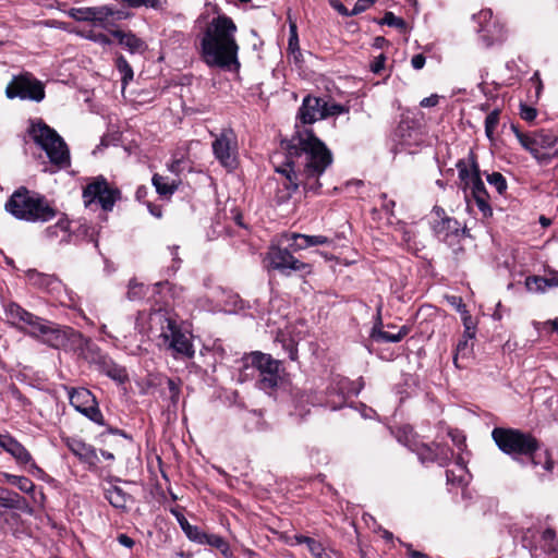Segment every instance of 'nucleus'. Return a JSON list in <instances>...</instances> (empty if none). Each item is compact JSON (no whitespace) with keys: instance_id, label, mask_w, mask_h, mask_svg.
Returning a JSON list of instances; mask_svg holds the SVG:
<instances>
[{"instance_id":"obj_1","label":"nucleus","mask_w":558,"mask_h":558,"mask_svg":"<svg viewBox=\"0 0 558 558\" xmlns=\"http://www.w3.org/2000/svg\"><path fill=\"white\" fill-rule=\"evenodd\" d=\"M332 162V156L326 145L311 130L298 131L288 146L286 163L277 168L286 175L290 196L300 185L306 192H318L322 184L319 177Z\"/></svg>"},{"instance_id":"obj_2","label":"nucleus","mask_w":558,"mask_h":558,"mask_svg":"<svg viewBox=\"0 0 558 558\" xmlns=\"http://www.w3.org/2000/svg\"><path fill=\"white\" fill-rule=\"evenodd\" d=\"M199 46L203 61L211 68H239L238 27L234 21L217 7L202 13L197 19Z\"/></svg>"},{"instance_id":"obj_3","label":"nucleus","mask_w":558,"mask_h":558,"mask_svg":"<svg viewBox=\"0 0 558 558\" xmlns=\"http://www.w3.org/2000/svg\"><path fill=\"white\" fill-rule=\"evenodd\" d=\"M4 208L19 220L47 222L57 216V209L47 198L26 186H20L7 201Z\"/></svg>"},{"instance_id":"obj_4","label":"nucleus","mask_w":558,"mask_h":558,"mask_svg":"<svg viewBox=\"0 0 558 558\" xmlns=\"http://www.w3.org/2000/svg\"><path fill=\"white\" fill-rule=\"evenodd\" d=\"M149 329L160 328L158 345L171 351L174 357L191 359L194 356V347L191 337L183 332L177 322L166 308L154 310L148 317Z\"/></svg>"},{"instance_id":"obj_5","label":"nucleus","mask_w":558,"mask_h":558,"mask_svg":"<svg viewBox=\"0 0 558 558\" xmlns=\"http://www.w3.org/2000/svg\"><path fill=\"white\" fill-rule=\"evenodd\" d=\"M456 167L460 184L465 193V199L469 202V196H472L483 217H490L493 210L488 202L489 196L481 178L480 168L474 155L470 153L469 157L460 159Z\"/></svg>"},{"instance_id":"obj_6","label":"nucleus","mask_w":558,"mask_h":558,"mask_svg":"<svg viewBox=\"0 0 558 558\" xmlns=\"http://www.w3.org/2000/svg\"><path fill=\"white\" fill-rule=\"evenodd\" d=\"M492 437L504 453L512 458L527 456L534 466L539 463L534 454L539 447L538 441L531 434L514 428L495 427Z\"/></svg>"},{"instance_id":"obj_7","label":"nucleus","mask_w":558,"mask_h":558,"mask_svg":"<svg viewBox=\"0 0 558 558\" xmlns=\"http://www.w3.org/2000/svg\"><path fill=\"white\" fill-rule=\"evenodd\" d=\"M511 130L521 146L527 150L539 163H549L558 158V134L551 131L521 132L512 124Z\"/></svg>"},{"instance_id":"obj_8","label":"nucleus","mask_w":558,"mask_h":558,"mask_svg":"<svg viewBox=\"0 0 558 558\" xmlns=\"http://www.w3.org/2000/svg\"><path fill=\"white\" fill-rule=\"evenodd\" d=\"M33 141L47 154L54 165L63 163L69 157V150L63 138L41 119L33 120L28 129Z\"/></svg>"},{"instance_id":"obj_9","label":"nucleus","mask_w":558,"mask_h":558,"mask_svg":"<svg viewBox=\"0 0 558 558\" xmlns=\"http://www.w3.org/2000/svg\"><path fill=\"white\" fill-rule=\"evenodd\" d=\"M80 349V354L89 363L98 365V369L108 377L120 384L128 380V373L124 367L114 363L111 359L100 354L98 348L82 337L81 333L72 331V347Z\"/></svg>"},{"instance_id":"obj_10","label":"nucleus","mask_w":558,"mask_h":558,"mask_svg":"<svg viewBox=\"0 0 558 558\" xmlns=\"http://www.w3.org/2000/svg\"><path fill=\"white\" fill-rule=\"evenodd\" d=\"M245 368H254L258 373L257 385L259 389L269 391L275 389L281 380L280 361L262 352H252L244 357Z\"/></svg>"},{"instance_id":"obj_11","label":"nucleus","mask_w":558,"mask_h":558,"mask_svg":"<svg viewBox=\"0 0 558 558\" xmlns=\"http://www.w3.org/2000/svg\"><path fill=\"white\" fill-rule=\"evenodd\" d=\"M349 112V107L320 97L306 96L299 109L298 117L304 124H312L328 117Z\"/></svg>"},{"instance_id":"obj_12","label":"nucleus","mask_w":558,"mask_h":558,"mask_svg":"<svg viewBox=\"0 0 558 558\" xmlns=\"http://www.w3.org/2000/svg\"><path fill=\"white\" fill-rule=\"evenodd\" d=\"M5 95L9 99L20 98L40 102L45 96L44 84L29 72L13 76L7 85Z\"/></svg>"},{"instance_id":"obj_13","label":"nucleus","mask_w":558,"mask_h":558,"mask_svg":"<svg viewBox=\"0 0 558 558\" xmlns=\"http://www.w3.org/2000/svg\"><path fill=\"white\" fill-rule=\"evenodd\" d=\"M121 198V192L109 185L107 180L99 175L83 190L85 206L98 203L105 211H111L117 201Z\"/></svg>"},{"instance_id":"obj_14","label":"nucleus","mask_w":558,"mask_h":558,"mask_svg":"<svg viewBox=\"0 0 558 558\" xmlns=\"http://www.w3.org/2000/svg\"><path fill=\"white\" fill-rule=\"evenodd\" d=\"M5 313L14 327L35 338L41 337L48 326L49 320L34 315L14 302L8 305Z\"/></svg>"},{"instance_id":"obj_15","label":"nucleus","mask_w":558,"mask_h":558,"mask_svg":"<svg viewBox=\"0 0 558 558\" xmlns=\"http://www.w3.org/2000/svg\"><path fill=\"white\" fill-rule=\"evenodd\" d=\"M265 260L272 269L279 270L284 275L291 271L311 272V266L295 258L292 253L279 245H271L267 252Z\"/></svg>"},{"instance_id":"obj_16","label":"nucleus","mask_w":558,"mask_h":558,"mask_svg":"<svg viewBox=\"0 0 558 558\" xmlns=\"http://www.w3.org/2000/svg\"><path fill=\"white\" fill-rule=\"evenodd\" d=\"M213 153L216 159L227 169L236 167L238 143L234 132L230 129L222 130L213 142Z\"/></svg>"},{"instance_id":"obj_17","label":"nucleus","mask_w":558,"mask_h":558,"mask_svg":"<svg viewBox=\"0 0 558 558\" xmlns=\"http://www.w3.org/2000/svg\"><path fill=\"white\" fill-rule=\"evenodd\" d=\"M72 407L92 422L104 425V416L95 396L86 388H72Z\"/></svg>"},{"instance_id":"obj_18","label":"nucleus","mask_w":558,"mask_h":558,"mask_svg":"<svg viewBox=\"0 0 558 558\" xmlns=\"http://www.w3.org/2000/svg\"><path fill=\"white\" fill-rule=\"evenodd\" d=\"M397 438L400 442L414 451L422 462H435V445L429 446L418 441L410 426L400 428Z\"/></svg>"},{"instance_id":"obj_19","label":"nucleus","mask_w":558,"mask_h":558,"mask_svg":"<svg viewBox=\"0 0 558 558\" xmlns=\"http://www.w3.org/2000/svg\"><path fill=\"white\" fill-rule=\"evenodd\" d=\"M289 243L293 252L305 250L316 245H327L331 241L325 235H307L301 233H282L280 235V243Z\"/></svg>"},{"instance_id":"obj_20","label":"nucleus","mask_w":558,"mask_h":558,"mask_svg":"<svg viewBox=\"0 0 558 558\" xmlns=\"http://www.w3.org/2000/svg\"><path fill=\"white\" fill-rule=\"evenodd\" d=\"M492 19L493 12L490 10H482L474 15V20L480 24L478 32L483 33L482 38L486 46H490L495 41L502 39L501 27L496 25L495 22H492Z\"/></svg>"},{"instance_id":"obj_21","label":"nucleus","mask_w":558,"mask_h":558,"mask_svg":"<svg viewBox=\"0 0 558 558\" xmlns=\"http://www.w3.org/2000/svg\"><path fill=\"white\" fill-rule=\"evenodd\" d=\"M0 447L10 453L20 464H27L32 461L28 450L10 434H0Z\"/></svg>"},{"instance_id":"obj_22","label":"nucleus","mask_w":558,"mask_h":558,"mask_svg":"<svg viewBox=\"0 0 558 558\" xmlns=\"http://www.w3.org/2000/svg\"><path fill=\"white\" fill-rule=\"evenodd\" d=\"M40 338L48 345L56 349L65 348L70 340L68 332L52 322H48V326H46L45 331Z\"/></svg>"},{"instance_id":"obj_23","label":"nucleus","mask_w":558,"mask_h":558,"mask_svg":"<svg viewBox=\"0 0 558 558\" xmlns=\"http://www.w3.org/2000/svg\"><path fill=\"white\" fill-rule=\"evenodd\" d=\"M113 14V10L109 7L86 8L84 10L72 8V19L78 21L102 22Z\"/></svg>"},{"instance_id":"obj_24","label":"nucleus","mask_w":558,"mask_h":558,"mask_svg":"<svg viewBox=\"0 0 558 558\" xmlns=\"http://www.w3.org/2000/svg\"><path fill=\"white\" fill-rule=\"evenodd\" d=\"M447 483L451 485H465L469 482L470 474L461 454H458L456 462L446 471Z\"/></svg>"},{"instance_id":"obj_25","label":"nucleus","mask_w":558,"mask_h":558,"mask_svg":"<svg viewBox=\"0 0 558 558\" xmlns=\"http://www.w3.org/2000/svg\"><path fill=\"white\" fill-rule=\"evenodd\" d=\"M112 35L118 39L119 44L131 53H142L147 48L145 41L131 32L124 33L122 31H113Z\"/></svg>"},{"instance_id":"obj_26","label":"nucleus","mask_w":558,"mask_h":558,"mask_svg":"<svg viewBox=\"0 0 558 558\" xmlns=\"http://www.w3.org/2000/svg\"><path fill=\"white\" fill-rule=\"evenodd\" d=\"M106 498L117 509L125 510L132 497L121 487L112 485L106 489Z\"/></svg>"},{"instance_id":"obj_27","label":"nucleus","mask_w":558,"mask_h":558,"mask_svg":"<svg viewBox=\"0 0 558 558\" xmlns=\"http://www.w3.org/2000/svg\"><path fill=\"white\" fill-rule=\"evenodd\" d=\"M459 222L450 217L433 221V229L435 233L444 240H446L449 234L457 233L459 231Z\"/></svg>"},{"instance_id":"obj_28","label":"nucleus","mask_w":558,"mask_h":558,"mask_svg":"<svg viewBox=\"0 0 558 558\" xmlns=\"http://www.w3.org/2000/svg\"><path fill=\"white\" fill-rule=\"evenodd\" d=\"M409 333V328L402 326L397 333L384 331L377 326H374L371 332V337L376 341L381 342H399Z\"/></svg>"},{"instance_id":"obj_29","label":"nucleus","mask_w":558,"mask_h":558,"mask_svg":"<svg viewBox=\"0 0 558 558\" xmlns=\"http://www.w3.org/2000/svg\"><path fill=\"white\" fill-rule=\"evenodd\" d=\"M151 181L156 192L160 196H171L178 189L175 180H170L169 178L162 177L158 173L154 174Z\"/></svg>"},{"instance_id":"obj_30","label":"nucleus","mask_w":558,"mask_h":558,"mask_svg":"<svg viewBox=\"0 0 558 558\" xmlns=\"http://www.w3.org/2000/svg\"><path fill=\"white\" fill-rule=\"evenodd\" d=\"M276 340L282 343V348L288 352L290 360H298V339L292 337V331L290 329L287 331H280L277 335Z\"/></svg>"},{"instance_id":"obj_31","label":"nucleus","mask_w":558,"mask_h":558,"mask_svg":"<svg viewBox=\"0 0 558 558\" xmlns=\"http://www.w3.org/2000/svg\"><path fill=\"white\" fill-rule=\"evenodd\" d=\"M541 547L545 553L555 554L558 551V539L551 529H546L541 537Z\"/></svg>"},{"instance_id":"obj_32","label":"nucleus","mask_w":558,"mask_h":558,"mask_svg":"<svg viewBox=\"0 0 558 558\" xmlns=\"http://www.w3.org/2000/svg\"><path fill=\"white\" fill-rule=\"evenodd\" d=\"M62 231L63 235L60 242H66L70 236V220L68 218L60 219L54 226H50L46 229V233L48 238L58 236V232Z\"/></svg>"},{"instance_id":"obj_33","label":"nucleus","mask_w":558,"mask_h":558,"mask_svg":"<svg viewBox=\"0 0 558 558\" xmlns=\"http://www.w3.org/2000/svg\"><path fill=\"white\" fill-rule=\"evenodd\" d=\"M204 544H207L209 546H213L220 550V553L229 558L231 557L230 546L226 542V539L219 535L216 534H206V537L204 539Z\"/></svg>"},{"instance_id":"obj_34","label":"nucleus","mask_w":558,"mask_h":558,"mask_svg":"<svg viewBox=\"0 0 558 558\" xmlns=\"http://www.w3.org/2000/svg\"><path fill=\"white\" fill-rule=\"evenodd\" d=\"M116 66L121 75L123 88L133 80V70L123 56H119L116 61Z\"/></svg>"},{"instance_id":"obj_35","label":"nucleus","mask_w":558,"mask_h":558,"mask_svg":"<svg viewBox=\"0 0 558 558\" xmlns=\"http://www.w3.org/2000/svg\"><path fill=\"white\" fill-rule=\"evenodd\" d=\"M435 462L440 466L447 465L453 457L452 450L444 445H435Z\"/></svg>"},{"instance_id":"obj_36","label":"nucleus","mask_w":558,"mask_h":558,"mask_svg":"<svg viewBox=\"0 0 558 558\" xmlns=\"http://www.w3.org/2000/svg\"><path fill=\"white\" fill-rule=\"evenodd\" d=\"M499 110L495 109L485 119V133L489 140L494 138L495 131L499 124Z\"/></svg>"},{"instance_id":"obj_37","label":"nucleus","mask_w":558,"mask_h":558,"mask_svg":"<svg viewBox=\"0 0 558 558\" xmlns=\"http://www.w3.org/2000/svg\"><path fill=\"white\" fill-rule=\"evenodd\" d=\"M525 287L530 292H545L547 289L545 278L539 276L527 277Z\"/></svg>"},{"instance_id":"obj_38","label":"nucleus","mask_w":558,"mask_h":558,"mask_svg":"<svg viewBox=\"0 0 558 558\" xmlns=\"http://www.w3.org/2000/svg\"><path fill=\"white\" fill-rule=\"evenodd\" d=\"M16 487L23 493L31 495L34 502L39 501V499L36 497V486L29 478L21 476L20 480H17Z\"/></svg>"},{"instance_id":"obj_39","label":"nucleus","mask_w":558,"mask_h":558,"mask_svg":"<svg viewBox=\"0 0 558 558\" xmlns=\"http://www.w3.org/2000/svg\"><path fill=\"white\" fill-rule=\"evenodd\" d=\"M487 182L496 189L499 194H502L507 190V182L504 175L499 172H493L487 174Z\"/></svg>"},{"instance_id":"obj_40","label":"nucleus","mask_w":558,"mask_h":558,"mask_svg":"<svg viewBox=\"0 0 558 558\" xmlns=\"http://www.w3.org/2000/svg\"><path fill=\"white\" fill-rule=\"evenodd\" d=\"M123 2L130 8L146 7L155 10L162 9V2L160 0H123Z\"/></svg>"},{"instance_id":"obj_41","label":"nucleus","mask_w":558,"mask_h":558,"mask_svg":"<svg viewBox=\"0 0 558 558\" xmlns=\"http://www.w3.org/2000/svg\"><path fill=\"white\" fill-rule=\"evenodd\" d=\"M388 26L397 27L400 31H405L407 24L403 19L396 16L392 12H386L381 22Z\"/></svg>"},{"instance_id":"obj_42","label":"nucleus","mask_w":558,"mask_h":558,"mask_svg":"<svg viewBox=\"0 0 558 558\" xmlns=\"http://www.w3.org/2000/svg\"><path fill=\"white\" fill-rule=\"evenodd\" d=\"M186 529L187 531L185 532V535L190 541L195 542L197 544H204V539L207 533L203 532L199 527L195 525L187 526Z\"/></svg>"},{"instance_id":"obj_43","label":"nucleus","mask_w":558,"mask_h":558,"mask_svg":"<svg viewBox=\"0 0 558 558\" xmlns=\"http://www.w3.org/2000/svg\"><path fill=\"white\" fill-rule=\"evenodd\" d=\"M308 550L316 558H330L323 545L317 541H308Z\"/></svg>"},{"instance_id":"obj_44","label":"nucleus","mask_w":558,"mask_h":558,"mask_svg":"<svg viewBox=\"0 0 558 558\" xmlns=\"http://www.w3.org/2000/svg\"><path fill=\"white\" fill-rule=\"evenodd\" d=\"M144 293V287L141 283L131 281L129 284L128 298L130 300L140 299Z\"/></svg>"},{"instance_id":"obj_45","label":"nucleus","mask_w":558,"mask_h":558,"mask_svg":"<svg viewBox=\"0 0 558 558\" xmlns=\"http://www.w3.org/2000/svg\"><path fill=\"white\" fill-rule=\"evenodd\" d=\"M446 301L456 308L460 314L466 311L465 304L461 296L458 295H447Z\"/></svg>"},{"instance_id":"obj_46","label":"nucleus","mask_w":558,"mask_h":558,"mask_svg":"<svg viewBox=\"0 0 558 558\" xmlns=\"http://www.w3.org/2000/svg\"><path fill=\"white\" fill-rule=\"evenodd\" d=\"M289 49L292 51L299 49L298 28L295 23H290Z\"/></svg>"},{"instance_id":"obj_47","label":"nucleus","mask_w":558,"mask_h":558,"mask_svg":"<svg viewBox=\"0 0 558 558\" xmlns=\"http://www.w3.org/2000/svg\"><path fill=\"white\" fill-rule=\"evenodd\" d=\"M544 454H545V460H544V462H542V461L536 457V459L539 461V463H538L537 465L542 464L543 469H544L546 472H548V473H553V472H554V470H555V466H556V461L553 459L551 453H550L548 450H546Z\"/></svg>"},{"instance_id":"obj_48","label":"nucleus","mask_w":558,"mask_h":558,"mask_svg":"<svg viewBox=\"0 0 558 558\" xmlns=\"http://www.w3.org/2000/svg\"><path fill=\"white\" fill-rule=\"evenodd\" d=\"M520 116L523 120L531 122L536 118L537 111L533 107L521 105Z\"/></svg>"},{"instance_id":"obj_49","label":"nucleus","mask_w":558,"mask_h":558,"mask_svg":"<svg viewBox=\"0 0 558 558\" xmlns=\"http://www.w3.org/2000/svg\"><path fill=\"white\" fill-rule=\"evenodd\" d=\"M376 0H357L351 11V14L357 15L366 11Z\"/></svg>"},{"instance_id":"obj_50","label":"nucleus","mask_w":558,"mask_h":558,"mask_svg":"<svg viewBox=\"0 0 558 558\" xmlns=\"http://www.w3.org/2000/svg\"><path fill=\"white\" fill-rule=\"evenodd\" d=\"M449 436L451 437L452 442L457 446L458 450L462 451L464 446V436L459 432H450Z\"/></svg>"},{"instance_id":"obj_51","label":"nucleus","mask_w":558,"mask_h":558,"mask_svg":"<svg viewBox=\"0 0 558 558\" xmlns=\"http://www.w3.org/2000/svg\"><path fill=\"white\" fill-rule=\"evenodd\" d=\"M386 57L384 54H379L373 61L371 69L374 73H379L385 66Z\"/></svg>"},{"instance_id":"obj_52","label":"nucleus","mask_w":558,"mask_h":558,"mask_svg":"<svg viewBox=\"0 0 558 558\" xmlns=\"http://www.w3.org/2000/svg\"><path fill=\"white\" fill-rule=\"evenodd\" d=\"M439 97L436 94H433L428 97H425L421 100L420 105L424 108L435 107L438 104Z\"/></svg>"},{"instance_id":"obj_53","label":"nucleus","mask_w":558,"mask_h":558,"mask_svg":"<svg viewBox=\"0 0 558 558\" xmlns=\"http://www.w3.org/2000/svg\"><path fill=\"white\" fill-rule=\"evenodd\" d=\"M425 57L422 53L412 57L411 64L415 70H421L425 65Z\"/></svg>"},{"instance_id":"obj_54","label":"nucleus","mask_w":558,"mask_h":558,"mask_svg":"<svg viewBox=\"0 0 558 558\" xmlns=\"http://www.w3.org/2000/svg\"><path fill=\"white\" fill-rule=\"evenodd\" d=\"M88 38H90L94 41H96V43H98L100 45H104V46L111 44L110 38L107 35L101 34V33H99V34H92V35L88 36Z\"/></svg>"},{"instance_id":"obj_55","label":"nucleus","mask_w":558,"mask_h":558,"mask_svg":"<svg viewBox=\"0 0 558 558\" xmlns=\"http://www.w3.org/2000/svg\"><path fill=\"white\" fill-rule=\"evenodd\" d=\"M331 5L336 11H338L343 16H352L353 15V14H351V11H348V9L345 8V5L343 3H341L337 0H332Z\"/></svg>"},{"instance_id":"obj_56","label":"nucleus","mask_w":558,"mask_h":558,"mask_svg":"<svg viewBox=\"0 0 558 558\" xmlns=\"http://www.w3.org/2000/svg\"><path fill=\"white\" fill-rule=\"evenodd\" d=\"M156 288L158 290V293L167 291L171 294L172 298H175L173 287L168 281L156 283Z\"/></svg>"},{"instance_id":"obj_57","label":"nucleus","mask_w":558,"mask_h":558,"mask_svg":"<svg viewBox=\"0 0 558 558\" xmlns=\"http://www.w3.org/2000/svg\"><path fill=\"white\" fill-rule=\"evenodd\" d=\"M461 315H462L463 324L466 328V336H468V338H472L473 333L470 332L471 315L468 310L464 313H461Z\"/></svg>"},{"instance_id":"obj_58","label":"nucleus","mask_w":558,"mask_h":558,"mask_svg":"<svg viewBox=\"0 0 558 558\" xmlns=\"http://www.w3.org/2000/svg\"><path fill=\"white\" fill-rule=\"evenodd\" d=\"M118 542L122 546L128 547V548H131L134 545V541L131 537H129L126 534H120L118 536Z\"/></svg>"},{"instance_id":"obj_59","label":"nucleus","mask_w":558,"mask_h":558,"mask_svg":"<svg viewBox=\"0 0 558 558\" xmlns=\"http://www.w3.org/2000/svg\"><path fill=\"white\" fill-rule=\"evenodd\" d=\"M384 198V203H383V209L386 210L387 213H392V208L395 207V202L391 201V199H387V196L384 194L381 196Z\"/></svg>"},{"instance_id":"obj_60","label":"nucleus","mask_w":558,"mask_h":558,"mask_svg":"<svg viewBox=\"0 0 558 558\" xmlns=\"http://www.w3.org/2000/svg\"><path fill=\"white\" fill-rule=\"evenodd\" d=\"M433 214L435 216L434 220H442L444 218H447L445 210L441 207H434Z\"/></svg>"},{"instance_id":"obj_61","label":"nucleus","mask_w":558,"mask_h":558,"mask_svg":"<svg viewBox=\"0 0 558 558\" xmlns=\"http://www.w3.org/2000/svg\"><path fill=\"white\" fill-rule=\"evenodd\" d=\"M545 280H546L547 288L558 287V275L557 274L553 275L549 278H545Z\"/></svg>"},{"instance_id":"obj_62","label":"nucleus","mask_w":558,"mask_h":558,"mask_svg":"<svg viewBox=\"0 0 558 558\" xmlns=\"http://www.w3.org/2000/svg\"><path fill=\"white\" fill-rule=\"evenodd\" d=\"M178 246H173L170 248V253L172 255L173 262L177 264L175 269L179 268L180 259L178 258Z\"/></svg>"},{"instance_id":"obj_63","label":"nucleus","mask_w":558,"mask_h":558,"mask_svg":"<svg viewBox=\"0 0 558 558\" xmlns=\"http://www.w3.org/2000/svg\"><path fill=\"white\" fill-rule=\"evenodd\" d=\"M179 523L184 533L187 531V529H186L187 526H192V524H190L189 521L184 517L179 518Z\"/></svg>"},{"instance_id":"obj_64","label":"nucleus","mask_w":558,"mask_h":558,"mask_svg":"<svg viewBox=\"0 0 558 558\" xmlns=\"http://www.w3.org/2000/svg\"><path fill=\"white\" fill-rule=\"evenodd\" d=\"M409 555L411 558H429L427 555L416 550H411Z\"/></svg>"}]
</instances>
